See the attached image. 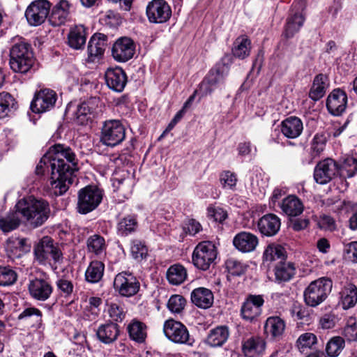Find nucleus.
Masks as SVG:
<instances>
[{
    "mask_svg": "<svg viewBox=\"0 0 357 357\" xmlns=\"http://www.w3.org/2000/svg\"><path fill=\"white\" fill-rule=\"evenodd\" d=\"M340 294L343 309L353 307L357 303V288L355 285L349 284Z\"/></svg>",
    "mask_w": 357,
    "mask_h": 357,
    "instance_id": "nucleus-45",
    "label": "nucleus"
},
{
    "mask_svg": "<svg viewBox=\"0 0 357 357\" xmlns=\"http://www.w3.org/2000/svg\"><path fill=\"white\" fill-rule=\"evenodd\" d=\"M317 344V337L312 333H304L296 340V345L301 353H307Z\"/></svg>",
    "mask_w": 357,
    "mask_h": 357,
    "instance_id": "nucleus-48",
    "label": "nucleus"
},
{
    "mask_svg": "<svg viewBox=\"0 0 357 357\" xmlns=\"http://www.w3.org/2000/svg\"><path fill=\"white\" fill-rule=\"evenodd\" d=\"M32 317H36V323L40 326L42 323V312L34 307L25 308L17 317L18 320L29 321Z\"/></svg>",
    "mask_w": 357,
    "mask_h": 357,
    "instance_id": "nucleus-56",
    "label": "nucleus"
},
{
    "mask_svg": "<svg viewBox=\"0 0 357 357\" xmlns=\"http://www.w3.org/2000/svg\"><path fill=\"white\" fill-rule=\"evenodd\" d=\"M219 180L223 189L236 190L238 178L234 172L229 170L223 171L220 174Z\"/></svg>",
    "mask_w": 357,
    "mask_h": 357,
    "instance_id": "nucleus-50",
    "label": "nucleus"
},
{
    "mask_svg": "<svg viewBox=\"0 0 357 357\" xmlns=\"http://www.w3.org/2000/svg\"><path fill=\"white\" fill-rule=\"evenodd\" d=\"M70 4L67 1L62 0L56 5L49 17V22L53 26H61L67 21L69 17Z\"/></svg>",
    "mask_w": 357,
    "mask_h": 357,
    "instance_id": "nucleus-30",
    "label": "nucleus"
},
{
    "mask_svg": "<svg viewBox=\"0 0 357 357\" xmlns=\"http://www.w3.org/2000/svg\"><path fill=\"white\" fill-rule=\"evenodd\" d=\"M28 290L33 299L38 301H45L50 297L53 289L48 281L35 278L29 280Z\"/></svg>",
    "mask_w": 357,
    "mask_h": 357,
    "instance_id": "nucleus-17",
    "label": "nucleus"
},
{
    "mask_svg": "<svg viewBox=\"0 0 357 357\" xmlns=\"http://www.w3.org/2000/svg\"><path fill=\"white\" fill-rule=\"evenodd\" d=\"M25 222L33 228L43 225L50 218L51 209L47 201L33 196L20 199L15 206Z\"/></svg>",
    "mask_w": 357,
    "mask_h": 357,
    "instance_id": "nucleus-2",
    "label": "nucleus"
},
{
    "mask_svg": "<svg viewBox=\"0 0 357 357\" xmlns=\"http://www.w3.org/2000/svg\"><path fill=\"white\" fill-rule=\"evenodd\" d=\"M130 252L132 257L135 260L141 261L146 258L148 255V248L141 241L134 240L131 243Z\"/></svg>",
    "mask_w": 357,
    "mask_h": 357,
    "instance_id": "nucleus-51",
    "label": "nucleus"
},
{
    "mask_svg": "<svg viewBox=\"0 0 357 357\" xmlns=\"http://www.w3.org/2000/svg\"><path fill=\"white\" fill-rule=\"evenodd\" d=\"M146 16L151 23H165L172 16V9L165 0H152L146 9Z\"/></svg>",
    "mask_w": 357,
    "mask_h": 357,
    "instance_id": "nucleus-12",
    "label": "nucleus"
},
{
    "mask_svg": "<svg viewBox=\"0 0 357 357\" xmlns=\"http://www.w3.org/2000/svg\"><path fill=\"white\" fill-rule=\"evenodd\" d=\"M335 176V160L326 158L319 162L314 171V178L320 184H326Z\"/></svg>",
    "mask_w": 357,
    "mask_h": 357,
    "instance_id": "nucleus-21",
    "label": "nucleus"
},
{
    "mask_svg": "<svg viewBox=\"0 0 357 357\" xmlns=\"http://www.w3.org/2000/svg\"><path fill=\"white\" fill-rule=\"evenodd\" d=\"M284 321L278 316L267 318L264 324V331L267 335L277 337L282 335L285 329Z\"/></svg>",
    "mask_w": 357,
    "mask_h": 357,
    "instance_id": "nucleus-38",
    "label": "nucleus"
},
{
    "mask_svg": "<svg viewBox=\"0 0 357 357\" xmlns=\"http://www.w3.org/2000/svg\"><path fill=\"white\" fill-rule=\"evenodd\" d=\"M186 278V269L180 264L171 266L167 271V280L174 285L181 284L185 280Z\"/></svg>",
    "mask_w": 357,
    "mask_h": 357,
    "instance_id": "nucleus-46",
    "label": "nucleus"
},
{
    "mask_svg": "<svg viewBox=\"0 0 357 357\" xmlns=\"http://www.w3.org/2000/svg\"><path fill=\"white\" fill-rule=\"evenodd\" d=\"M96 334L100 342L110 344L117 340L120 334L119 326L116 323L107 321L98 327Z\"/></svg>",
    "mask_w": 357,
    "mask_h": 357,
    "instance_id": "nucleus-22",
    "label": "nucleus"
},
{
    "mask_svg": "<svg viewBox=\"0 0 357 357\" xmlns=\"http://www.w3.org/2000/svg\"><path fill=\"white\" fill-rule=\"evenodd\" d=\"M191 301L199 308L208 309L212 306L214 301L213 292L205 287L195 289L190 294Z\"/></svg>",
    "mask_w": 357,
    "mask_h": 357,
    "instance_id": "nucleus-25",
    "label": "nucleus"
},
{
    "mask_svg": "<svg viewBox=\"0 0 357 357\" xmlns=\"http://www.w3.org/2000/svg\"><path fill=\"white\" fill-rule=\"evenodd\" d=\"M34 63L33 53L30 44L24 40L15 43L10 50V68L21 74L28 73Z\"/></svg>",
    "mask_w": 357,
    "mask_h": 357,
    "instance_id": "nucleus-3",
    "label": "nucleus"
},
{
    "mask_svg": "<svg viewBox=\"0 0 357 357\" xmlns=\"http://www.w3.org/2000/svg\"><path fill=\"white\" fill-rule=\"evenodd\" d=\"M328 312L325 313L319 320V324L323 329H330L335 326V314L331 306L325 307Z\"/></svg>",
    "mask_w": 357,
    "mask_h": 357,
    "instance_id": "nucleus-59",
    "label": "nucleus"
},
{
    "mask_svg": "<svg viewBox=\"0 0 357 357\" xmlns=\"http://www.w3.org/2000/svg\"><path fill=\"white\" fill-rule=\"evenodd\" d=\"M30 248L31 245L27 244L26 238H9L5 245L7 255L12 259L22 257L29 252Z\"/></svg>",
    "mask_w": 357,
    "mask_h": 357,
    "instance_id": "nucleus-23",
    "label": "nucleus"
},
{
    "mask_svg": "<svg viewBox=\"0 0 357 357\" xmlns=\"http://www.w3.org/2000/svg\"><path fill=\"white\" fill-rule=\"evenodd\" d=\"M15 98L7 92L0 93V119L8 116L13 109H15Z\"/></svg>",
    "mask_w": 357,
    "mask_h": 357,
    "instance_id": "nucleus-49",
    "label": "nucleus"
},
{
    "mask_svg": "<svg viewBox=\"0 0 357 357\" xmlns=\"http://www.w3.org/2000/svg\"><path fill=\"white\" fill-rule=\"evenodd\" d=\"M98 98H91L80 103L75 112V119L79 124L84 125L91 121L98 107Z\"/></svg>",
    "mask_w": 357,
    "mask_h": 357,
    "instance_id": "nucleus-20",
    "label": "nucleus"
},
{
    "mask_svg": "<svg viewBox=\"0 0 357 357\" xmlns=\"http://www.w3.org/2000/svg\"><path fill=\"white\" fill-rule=\"evenodd\" d=\"M259 244L258 237L248 231H241L233 238L234 246L240 252L248 253L253 252Z\"/></svg>",
    "mask_w": 357,
    "mask_h": 357,
    "instance_id": "nucleus-18",
    "label": "nucleus"
},
{
    "mask_svg": "<svg viewBox=\"0 0 357 357\" xmlns=\"http://www.w3.org/2000/svg\"><path fill=\"white\" fill-rule=\"evenodd\" d=\"M343 256L345 259L353 263H357V241H353L344 245Z\"/></svg>",
    "mask_w": 357,
    "mask_h": 357,
    "instance_id": "nucleus-60",
    "label": "nucleus"
},
{
    "mask_svg": "<svg viewBox=\"0 0 357 357\" xmlns=\"http://www.w3.org/2000/svg\"><path fill=\"white\" fill-rule=\"evenodd\" d=\"M233 55L239 59L248 57L251 51V41L245 36H238L234 41L232 47Z\"/></svg>",
    "mask_w": 357,
    "mask_h": 357,
    "instance_id": "nucleus-40",
    "label": "nucleus"
},
{
    "mask_svg": "<svg viewBox=\"0 0 357 357\" xmlns=\"http://www.w3.org/2000/svg\"><path fill=\"white\" fill-rule=\"evenodd\" d=\"M296 268L293 263L278 262L275 268V278L278 282L289 281L295 275Z\"/></svg>",
    "mask_w": 357,
    "mask_h": 357,
    "instance_id": "nucleus-42",
    "label": "nucleus"
},
{
    "mask_svg": "<svg viewBox=\"0 0 357 357\" xmlns=\"http://www.w3.org/2000/svg\"><path fill=\"white\" fill-rule=\"evenodd\" d=\"M50 10V3L47 0L33 1L25 11V17L31 26H38L45 22Z\"/></svg>",
    "mask_w": 357,
    "mask_h": 357,
    "instance_id": "nucleus-13",
    "label": "nucleus"
},
{
    "mask_svg": "<svg viewBox=\"0 0 357 357\" xmlns=\"http://www.w3.org/2000/svg\"><path fill=\"white\" fill-rule=\"evenodd\" d=\"M103 194L94 185H87L78 192L77 211L80 214H87L95 210L101 203Z\"/></svg>",
    "mask_w": 357,
    "mask_h": 357,
    "instance_id": "nucleus-7",
    "label": "nucleus"
},
{
    "mask_svg": "<svg viewBox=\"0 0 357 357\" xmlns=\"http://www.w3.org/2000/svg\"><path fill=\"white\" fill-rule=\"evenodd\" d=\"M286 258L284 248L279 244L271 243L268 245L262 256L263 264L269 266L273 262L278 261L282 262Z\"/></svg>",
    "mask_w": 357,
    "mask_h": 357,
    "instance_id": "nucleus-29",
    "label": "nucleus"
},
{
    "mask_svg": "<svg viewBox=\"0 0 357 357\" xmlns=\"http://www.w3.org/2000/svg\"><path fill=\"white\" fill-rule=\"evenodd\" d=\"M20 215V212L15 208L14 211H9L5 215L0 216V229L3 233H8L18 228L21 224Z\"/></svg>",
    "mask_w": 357,
    "mask_h": 357,
    "instance_id": "nucleus-37",
    "label": "nucleus"
},
{
    "mask_svg": "<svg viewBox=\"0 0 357 357\" xmlns=\"http://www.w3.org/2000/svg\"><path fill=\"white\" fill-rule=\"evenodd\" d=\"M225 265L228 272L236 276L243 275L248 268L246 264L234 258L228 259L225 262Z\"/></svg>",
    "mask_w": 357,
    "mask_h": 357,
    "instance_id": "nucleus-53",
    "label": "nucleus"
},
{
    "mask_svg": "<svg viewBox=\"0 0 357 357\" xmlns=\"http://www.w3.org/2000/svg\"><path fill=\"white\" fill-rule=\"evenodd\" d=\"M264 300L261 295H250L243 303L241 309L242 318L247 321H252L261 313V307Z\"/></svg>",
    "mask_w": 357,
    "mask_h": 357,
    "instance_id": "nucleus-16",
    "label": "nucleus"
},
{
    "mask_svg": "<svg viewBox=\"0 0 357 357\" xmlns=\"http://www.w3.org/2000/svg\"><path fill=\"white\" fill-rule=\"evenodd\" d=\"M229 70V66L224 62L223 59H222L210 70L208 75L205 79V81L210 86H215L222 83L225 77L228 75Z\"/></svg>",
    "mask_w": 357,
    "mask_h": 357,
    "instance_id": "nucleus-32",
    "label": "nucleus"
},
{
    "mask_svg": "<svg viewBox=\"0 0 357 357\" xmlns=\"http://www.w3.org/2000/svg\"><path fill=\"white\" fill-rule=\"evenodd\" d=\"M68 44L75 50L84 47L86 40V28L83 25H76L72 28L68 34Z\"/></svg>",
    "mask_w": 357,
    "mask_h": 357,
    "instance_id": "nucleus-36",
    "label": "nucleus"
},
{
    "mask_svg": "<svg viewBox=\"0 0 357 357\" xmlns=\"http://www.w3.org/2000/svg\"><path fill=\"white\" fill-rule=\"evenodd\" d=\"M57 99L56 92L50 89H43L35 94L31 103V109L34 113H43L54 107Z\"/></svg>",
    "mask_w": 357,
    "mask_h": 357,
    "instance_id": "nucleus-14",
    "label": "nucleus"
},
{
    "mask_svg": "<svg viewBox=\"0 0 357 357\" xmlns=\"http://www.w3.org/2000/svg\"><path fill=\"white\" fill-rule=\"evenodd\" d=\"M112 185L116 190L121 193L123 197H127L132 193L133 179L127 172H123L119 177L114 176L113 178Z\"/></svg>",
    "mask_w": 357,
    "mask_h": 357,
    "instance_id": "nucleus-39",
    "label": "nucleus"
},
{
    "mask_svg": "<svg viewBox=\"0 0 357 357\" xmlns=\"http://www.w3.org/2000/svg\"><path fill=\"white\" fill-rule=\"evenodd\" d=\"M336 169L340 172L341 176L352 177L357 172V158L345 155L336 162Z\"/></svg>",
    "mask_w": 357,
    "mask_h": 357,
    "instance_id": "nucleus-35",
    "label": "nucleus"
},
{
    "mask_svg": "<svg viewBox=\"0 0 357 357\" xmlns=\"http://www.w3.org/2000/svg\"><path fill=\"white\" fill-rule=\"evenodd\" d=\"M280 227V220L274 214L264 215L258 222V229L266 236H272L278 233Z\"/></svg>",
    "mask_w": 357,
    "mask_h": 357,
    "instance_id": "nucleus-28",
    "label": "nucleus"
},
{
    "mask_svg": "<svg viewBox=\"0 0 357 357\" xmlns=\"http://www.w3.org/2000/svg\"><path fill=\"white\" fill-rule=\"evenodd\" d=\"M17 278L16 272L9 266L0 267V285L9 286L14 284Z\"/></svg>",
    "mask_w": 357,
    "mask_h": 357,
    "instance_id": "nucleus-54",
    "label": "nucleus"
},
{
    "mask_svg": "<svg viewBox=\"0 0 357 357\" xmlns=\"http://www.w3.org/2000/svg\"><path fill=\"white\" fill-rule=\"evenodd\" d=\"M105 78L108 87L116 92H121L127 83V76L119 67L107 69Z\"/></svg>",
    "mask_w": 357,
    "mask_h": 357,
    "instance_id": "nucleus-19",
    "label": "nucleus"
},
{
    "mask_svg": "<svg viewBox=\"0 0 357 357\" xmlns=\"http://www.w3.org/2000/svg\"><path fill=\"white\" fill-rule=\"evenodd\" d=\"M342 334L349 341L357 340V325L355 317H350L347 319Z\"/></svg>",
    "mask_w": 357,
    "mask_h": 357,
    "instance_id": "nucleus-55",
    "label": "nucleus"
},
{
    "mask_svg": "<svg viewBox=\"0 0 357 357\" xmlns=\"http://www.w3.org/2000/svg\"><path fill=\"white\" fill-rule=\"evenodd\" d=\"M265 348L264 340L258 336L249 337L242 345L243 352L246 357H258L264 351Z\"/></svg>",
    "mask_w": 357,
    "mask_h": 357,
    "instance_id": "nucleus-26",
    "label": "nucleus"
},
{
    "mask_svg": "<svg viewBox=\"0 0 357 357\" xmlns=\"http://www.w3.org/2000/svg\"><path fill=\"white\" fill-rule=\"evenodd\" d=\"M229 331L225 326H217L211 329L205 340V343L211 347H222L228 340Z\"/></svg>",
    "mask_w": 357,
    "mask_h": 357,
    "instance_id": "nucleus-31",
    "label": "nucleus"
},
{
    "mask_svg": "<svg viewBox=\"0 0 357 357\" xmlns=\"http://www.w3.org/2000/svg\"><path fill=\"white\" fill-rule=\"evenodd\" d=\"M127 330L130 337L132 340L139 343L144 342L147 335L145 324L134 319L128 325Z\"/></svg>",
    "mask_w": 357,
    "mask_h": 357,
    "instance_id": "nucleus-43",
    "label": "nucleus"
},
{
    "mask_svg": "<svg viewBox=\"0 0 357 357\" xmlns=\"http://www.w3.org/2000/svg\"><path fill=\"white\" fill-rule=\"evenodd\" d=\"M208 215L212 217L215 222L220 223H222L227 218V211L220 207L209 208Z\"/></svg>",
    "mask_w": 357,
    "mask_h": 357,
    "instance_id": "nucleus-63",
    "label": "nucleus"
},
{
    "mask_svg": "<svg viewBox=\"0 0 357 357\" xmlns=\"http://www.w3.org/2000/svg\"><path fill=\"white\" fill-rule=\"evenodd\" d=\"M126 137V129L119 120L105 121L101 128L100 142L114 147L121 144Z\"/></svg>",
    "mask_w": 357,
    "mask_h": 357,
    "instance_id": "nucleus-8",
    "label": "nucleus"
},
{
    "mask_svg": "<svg viewBox=\"0 0 357 357\" xmlns=\"http://www.w3.org/2000/svg\"><path fill=\"white\" fill-rule=\"evenodd\" d=\"M163 332L165 337L175 344L192 345L194 342L187 327L181 321L173 319L164 322Z\"/></svg>",
    "mask_w": 357,
    "mask_h": 357,
    "instance_id": "nucleus-9",
    "label": "nucleus"
},
{
    "mask_svg": "<svg viewBox=\"0 0 357 357\" xmlns=\"http://www.w3.org/2000/svg\"><path fill=\"white\" fill-rule=\"evenodd\" d=\"M139 282L130 272L118 273L114 280V288L122 296L130 297L136 294L139 289Z\"/></svg>",
    "mask_w": 357,
    "mask_h": 357,
    "instance_id": "nucleus-11",
    "label": "nucleus"
},
{
    "mask_svg": "<svg viewBox=\"0 0 357 357\" xmlns=\"http://www.w3.org/2000/svg\"><path fill=\"white\" fill-rule=\"evenodd\" d=\"M303 130V122L296 116L288 117L281 123V132L287 138H297L301 135Z\"/></svg>",
    "mask_w": 357,
    "mask_h": 357,
    "instance_id": "nucleus-27",
    "label": "nucleus"
},
{
    "mask_svg": "<svg viewBox=\"0 0 357 357\" xmlns=\"http://www.w3.org/2000/svg\"><path fill=\"white\" fill-rule=\"evenodd\" d=\"M78 158L73 149L63 144L52 146L40 159L36 173H51L49 188L56 196L65 193L73 182L74 174L78 171Z\"/></svg>",
    "mask_w": 357,
    "mask_h": 357,
    "instance_id": "nucleus-1",
    "label": "nucleus"
},
{
    "mask_svg": "<svg viewBox=\"0 0 357 357\" xmlns=\"http://www.w3.org/2000/svg\"><path fill=\"white\" fill-rule=\"evenodd\" d=\"M280 206L288 216L299 215L303 211L302 202L295 196H289L284 199Z\"/></svg>",
    "mask_w": 357,
    "mask_h": 357,
    "instance_id": "nucleus-41",
    "label": "nucleus"
},
{
    "mask_svg": "<svg viewBox=\"0 0 357 357\" xmlns=\"http://www.w3.org/2000/svg\"><path fill=\"white\" fill-rule=\"evenodd\" d=\"M107 313L114 323L122 322L126 317V311L122 305L111 303L108 304Z\"/></svg>",
    "mask_w": 357,
    "mask_h": 357,
    "instance_id": "nucleus-52",
    "label": "nucleus"
},
{
    "mask_svg": "<svg viewBox=\"0 0 357 357\" xmlns=\"http://www.w3.org/2000/svg\"><path fill=\"white\" fill-rule=\"evenodd\" d=\"M336 101L340 103L336 106V116H338L345 111L347 105V96L340 89H336Z\"/></svg>",
    "mask_w": 357,
    "mask_h": 357,
    "instance_id": "nucleus-61",
    "label": "nucleus"
},
{
    "mask_svg": "<svg viewBox=\"0 0 357 357\" xmlns=\"http://www.w3.org/2000/svg\"><path fill=\"white\" fill-rule=\"evenodd\" d=\"M327 142V136L324 133L316 134L312 142V151L313 156L319 155L325 149Z\"/></svg>",
    "mask_w": 357,
    "mask_h": 357,
    "instance_id": "nucleus-58",
    "label": "nucleus"
},
{
    "mask_svg": "<svg viewBox=\"0 0 357 357\" xmlns=\"http://www.w3.org/2000/svg\"><path fill=\"white\" fill-rule=\"evenodd\" d=\"M35 259L40 264H46L50 259L54 261V269L63 262V254L60 248L54 244L53 240L49 236L43 237L35 246L33 250Z\"/></svg>",
    "mask_w": 357,
    "mask_h": 357,
    "instance_id": "nucleus-4",
    "label": "nucleus"
},
{
    "mask_svg": "<svg viewBox=\"0 0 357 357\" xmlns=\"http://www.w3.org/2000/svg\"><path fill=\"white\" fill-rule=\"evenodd\" d=\"M86 247L89 253L101 257L105 255L107 245L104 237L99 234H93L87 238Z\"/></svg>",
    "mask_w": 357,
    "mask_h": 357,
    "instance_id": "nucleus-34",
    "label": "nucleus"
},
{
    "mask_svg": "<svg viewBox=\"0 0 357 357\" xmlns=\"http://www.w3.org/2000/svg\"><path fill=\"white\" fill-rule=\"evenodd\" d=\"M328 86L329 80L327 75L324 74L316 75L309 93L310 98L313 100H319L324 96Z\"/></svg>",
    "mask_w": 357,
    "mask_h": 357,
    "instance_id": "nucleus-33",
    "label": "nucleus"
},
{
    "mask_svg": "<svg viewBox=\"0 0 357 357\" xmlns=\"http://www.w3.org/2000/svg\"><path fill=\"white\" fill-rule=\"evenodd\" d=\"M105 264L100 261H92L85 272L86 280L90 283L98 282L102 278Z\"/></svg>",
    "mask_w": 357,
    "mask_h": 357,
    "instance_id": "nucleus-44",
    "label": "nucleus"
},
{
    "mask_svg": "<svg viewBox=\"0 0 357 357\" xmlns=\"http://www.w3.org/2000/svg\"><path fill=\"white\" fill-rule=\"evenodd\" d=\"M58 289L63 293L66 296L72 294L74 289L73 282L65 278H60L56 282Z\"/></svg>",
    "mask_w": 357,
    "mask_h": 357,
    "instance_id": "nucleus-62",
    "label": "nucleus"
},
{
    "mask_svg": "<svg viewBox=\"0 0 357 357\" xmlns=\"http://www.w3.org/2000/svg\"><path fill=\"white\" fill-rule=\"evenodd\" d=\"M201 229L202 226L199 222L193 219L188 220L183 227L184 231L191 236H194L197 234Z\"/></svg>",
    "mask_w": 357,
    "mask_h": 357,
    "instance_id": "nucleus-64",
    "label": "nucleus"
},
{
    "mask_svg": "<svg viewBox=\"0 0 357 357\" xmlns=\"http://www.w3.org/2000/svg\"><path fill=\"white\" fill-rule=\"evenodd\" d=\"M185 299L181 295H172L167 303V307L172 313H180L185 307Z\"/></svg>",
    "mask_w": 357,
    "mask_h": 357,
    "instance_id": "nucleus-57",
    "label": "nucleus"
},
{
    "mask_svg": "<svg viewBox=\"0 0 357 357\" xmlns=\"http://www.w3.org/2000/svg\"><path fill=\"white\" fill-rule=\"evenodd\" d=\"M218 250L211 241L199 243L194 249L192 261L194 266L202 271L208 270L215 263Z\"/></svg>",
    "mask_w": 357,
    "mask_h": 357,
    "instance_id": "nucleus-6",
    "label": "nucleus"
},
{
    "mask_svg": "<svg viewBox=\"0 0 357 357\" xmlns=\"http://www.w3.org/2000/svg\"><path fill=\"white\" fill-rule=\"evenodd\" d=\"M137 221L135 216L128 215L122 219L117 224L118 234L121 236H127L128 235L135 231L137 228Z\"/></svg>",
    "mask_w": 357,
    "mask_h": 357,
    "instance_id": "nucleus-47",
    "label": "nucleus"
},
{
    "mask_svg": "<svg viewBox=\"0 0 357 357\" xmlns=\"http://www.w3.org/2000/svg\"><path fill=\"white\" fill-rule=\"evenodd\" d=\"M107 40V37L103 33H98L91 36L87 47L88 57L91 61H94L96 59L103 55Z\"/></svg>",
    "mask_w": 357,
    "mask_h": 357,
    "instance_id": "nucleus-24",
    "label": "nucleus"
},
{
    "mask_svg": "<svg viewBox=\"0 0 357 357\" xmlns=\"http://www.w3.org/2000/svg\"><path fill=\"white\" fill-rule=\"evenodd\" d=\"M292 6V13L287 20L283 33L286 38H292L298 33L305 22V15L303 13L305 7V0H296Z\"/></svg>",
    "mask_w": 357,
    "mask_h": 357,
    "instance_id": "nucleus-10",
    "label": "nucleus"
},
{
    "mask_svg": "<svg viewBox=\"0 0 357 357\" xmlns=\"http://www.w3.org/2000/svg\"><path fill=\"white\" fill-rule=\"evenodd\" d=\"M135 52V44L128 37H121L116 40L112 49V54L115 61L126 62L131 59Z\"/></svg>",
    "mask_w": 357,
    "mask_h": 357,
    "instance_id": "nucleus-15",
    "label": "nucleus"
},
{
    "mask_svg": "<svg viewBox=\"0 0 357 357\" xmlns=\"http://www.w3.org/2000/svg\"><path fill=\"white\" fill-rule=\"evenodd\" d=\"M333 282L326 278H321L312 282L304 291L305 304L315 307L323 303L331 291Z\"/></svg>",
    "mask_w": 357,
    "mask_h": 357,
    "instance_id": "nucleus-5",
    "label": "nucleus"
}]
</instances>
